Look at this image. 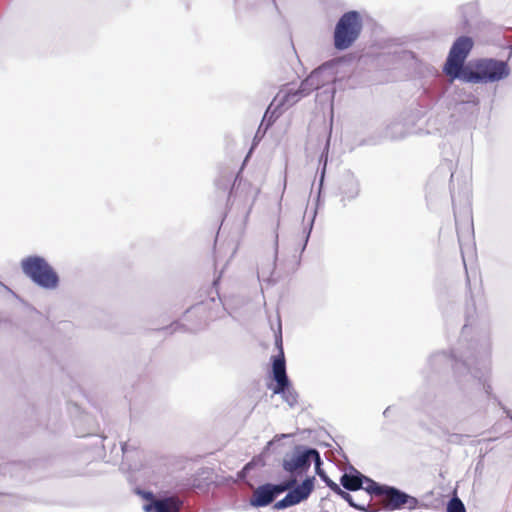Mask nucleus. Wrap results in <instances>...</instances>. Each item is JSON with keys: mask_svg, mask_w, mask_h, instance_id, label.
I'll list each match as a JSON object with an SVG mask.
<instances>
[{"mask_svg": "<svg viewBox=\"0 0 512 512\" xmlns=\"http://www.w3.org/2000/svg\"><path fill=\"white\" fill-rule=\"evenodd\" d=\"M479 348L465 372L462 383H459L460 392L448 396L443 401H435V394L428 387L420 388L414 395L417 409L426 414L431 422L444 434L458 429L471 411V395L475 391L484 390L488 397L496 403L500 400L492 394V387L486 382L489 372L491 343L488 332L478 336Z\"/></svg>", "mask_w": 512, "mask_h": 512, "instance_id": "obj_1", "label": "nucleus"}, {"mask_svg": "<svg viewBox=\"0 0 512 512\" xmlns=\"http://www.w3.org/2000/svg\"><path fill=\"white\" fill-rule=\"evenodd\" d=\"M467 300L465 310V324L461 330V337L458 347L450 354L445 351L435 352L428 359V366L432 372L440 373L449 367L452 368L457 384L462 383V378L479 348L478 337L468 340L470 327L476 315V305L471 292V285L468 273L466 272Z\"/></svg>", "mask_w": 512, "mask_h": 512, "instance_id": "obj_2", "label": "nucleus"}, {"mask_svg": "<svg viewBox=\"0 0 512 512\" xmlns=\"http://www.w3.org/2000/svg\"><path fill=\"white\" fill-rule=\"evenodd\" d=\"M511 73L508 61L484 57L466 63L463 71L456 75L458 80L471 84L496 83L506 79Z\"/></svg>", "mask_w": 512, "mask_h": 512, "instance_id": "obj_3", "label": "nucleus"}, {"mask_svg": "<svg viewBox=\"0 0 512 512\" xmlns=\"http://www.w3.org/2000/svg\"><path fill=\"white\" fill-rule=\"evenodd\" d=\"M453 162L445 161L437 167L435 172L431 175L428 185L432 186L437 184L438 180L442 178L443 182L446 179L449 181V191L453 207V214L455 225L458 227L461 222H471V208L469 201V189L466 184L459 188L458 192L455 191L453 183Z\"/></svg>", "mask_w": 512, "mask_h": 512, "instance_id": "obj_4", "label": "nucleus"}, {"mask_svg": "<svg viewBox=\"0 0 512 512\" xmlns=\"http://www.w3.org/2000/svg\"><path fill=\"white\" fill-rule=\"evenodd\" d=\"M22 273L36 286L44 290H54L60 284V277L45 257L32 254L20 261Z\"/></svg>", "mask_w": 512, "mask_h": 512, "instance_id": "obj_5", "label": "nucleus"}, {"mask_svg": "<svg viewBox=\"0 0 512 512\" xmlns=\"http://www.w3.org/2000/svg\"><path fill=\"white\" fill-rule=\"evenodd\" d=\"M336 64L326 62L314 69L300 84L297 93L300 97L308 96L315 90H322L326 100H333L336 88Z\"/></svg>", "mask_w": 512, "mask_h": 512, "instance_id": "obj_6", "label": "nucleus"}, {"mask_svg": "<svg viewBox=\"0 0 512 512\" xmlns=\"http://www.w3.org/2000/svg\"><path fill=\"white\" fill-rule=\"evenodd\" d=\"M363 30V18L359 11L344 12L337 20L333 30V45L338 51H344L354 45Z\"/></svg>", "mask_w": 512, "mask_h": 512, "instance_id": "obj_7", "label": "nucleus"}, {"mask_svg": "<svg viewBox=\"0 0 512 512\" xmlns=\"http://www.w3.org/2000/svg\"><path fill=\"white\" fill-rule=\"evenodd\" d=\"M319 451L311 446L296 444L291 453H286L282 459V469L289 476L302 477L306 475Z\"/></svg>", "mask_w": 512, "mask_h": 512, "instance_id": "obj_8", "label": "nucleus"}, {"mask_svg": "<svg viewBox=\"0 0 512 512\" xmlns=\"http://www.w3.org/2000/svg\"><path fill=\"white\" fill-rule=\"evenodd\" d=\"M473 46V39L467 35L459 36L453 42L443 65V72L451 80L458 79L456 75H459L466 67L464 62L472 51Z\"/></svg>", "mask_w": 512, "mask_h": 512, "instance_id": "obj_9", "label": "nucleus"}, {"mask_svg": "<svg viewBox=\"0 0 512 512\" xmlns=\"http://www.w3.org/2000/svg\"><path fill=\"white\" fill-rule=\"evenodd\" d=\"M374 496H383V509L385 511H396L403 508L414 510L419 505V500L407 492L388 484L377 482L373 491Z\"/></svg>", "mask_w": 512, "mask_h": 512, "instance_id": "obj_10", "label": "nucleus"}, {"mask_svg": "<svg viewBox=\"0 0 512 512\" xmlns=\"http://www.w3.org/2000/svg\"><path fill=\"white\" fill-rule=\"evenodd\" d=\"M415 120L412 115L402 113L388 123L383 131L377 136H371L364 141L368 145H377L384 140H401L413 133Z\"/></svg>", "mask_w": 512, "mask_h": 512, "instance_id": "obj_11", "label": "nucleus"}, {"mask_svg": "<svg viewBox=\"0 0 512 512\" xmlns=\"http://www.w3.org/2000/svg\"><path fill=\"white\" fill-rule=\"evenodd\" d=\"M315 476H305V478L291 488L286 495L276 501L273 508L276 510H285L289 507L298 505L306 501L315 489Z\"/></svg>", "mask_w": 512, "mask_h": 512, "instance_id": "obj_12", "label": "nucleus"}, {"mask_svg": "<svg viewBox=\"0 0 512 512\" xmlns=\"http://www.w3.org/2000/svg\"><path fill=\"white\" fill-rule=\"evenodd\" d=\"M339 482L342 489L351 492L364 490L371 497H373V491L377 484V481L364 475L350 463L347 471L341 475Z\"/></svg>", "mask_w": 512, "mask_h": 512, "instance_id": "obj_13", "label": "nucleus"}, {"mask_svg": "<svg viewBox=\"0 0 512 512\" xmlns=\"http://www.w3.org/2000/svg\"><path fill=\"white\" fill-rule=\"evenodd\" d=\"M337 195L343 207L348 202L355 200L360 194V183L351 171L347 170L341 174L338 180Z\"/></svg>", "mask_w": 512, "mask_h": 512, "instance_id": "obj_14", "label": "nucleus"}, {"mask_svg": "<svg viewBox=\"0 0 512 512\" xmlns=\"http://www.w3.org/2000/svg\"><path fill=\"white\" fill-rule=\"evenodd\" d=\"M272 482L260 484L249 499V505L254 508L267 507L278 498Z\"/></svg>", "mask_w": 512, "mask_h": 512, "instance_id": "obj_15", "label": "nucleus"}, {"mask_svg": "<svg viewBox=\"0 0 512 512\" xmlns=\"http://www.w3.org/2000/svg\"><path fill=\"white\" fill-rule=\"evenodd\" d=\"M271 373L275 384H269L268 389L272 390L273 394H285L286 390L293 387L292 382L287 375L286 364L278 361L276 365H271Z\"/></svg>", "mask_w": 512, "mask_h": 512, "instance_id": "obj_16", "label": "nucleus"}, {"mask_svg": "<svg viewBox=\"0 0 512 512\" xmlns=\"http://www.w3.org/2000/svg\"><path fill=\"white\" fill-rule=\"evenodd\" d=\"M460 16V29L462 31H468L471 24V20L477 16L478 4L476 2H469L459 6L457 10Z\"/></svg>", "mask_w": 512, "mask_h": 512, "instance_id": "obj_17", "label": "nucleus"}, {"mask_svg": "<svg viewBox=\"0 0 512 512\" xmlns=\"http://www.w3.org/2000/svg\"><path fill=\"white\" fill-rule=\"evenodd\" d=\"M290 437H292V434H290V433L275 435L272 440L267 442V444L263 448V451L261 452V454L259 456H256V457L252 458V460L250 462H253V467L255 468L256 466H260V467L265 466V461L263 460V457L266 454H268V452L270 451L271 447L275 443L279 442L281 439L290 438Z\"/></svg>", "mask_w": 512, "mask_h": 512, "instance_id": "obj_18", "label": "nucleus"}, {"mask_svg": "<svg viewBox=\"0 0 512 512\" xmlns=\"http://www.w3.org/2000/svg\"><path fill=\"white\" fill-rule=\"evenodd\" d=\"M290 437H292V434H290V433L275 435L272 440L267 442V444L263 448V451L261 452V454L259 456H256V457L252 458V460L250 462H253V467L255 468L256 466H260V467L265 466V461L263 460V457L266 454H268V452L270 451L271 447L275 443L279 442L281 439L290 438Z\"/></svg>", "mask_w": 512, "mask_h": 512, "instance_id": "obj_19", "label": "nucleus"}, {"mask_svg": "<svg viewBox=\"0 0 512 512\" xmlns=\"http://www.w3.org/2000/svg\"><path fill=\"white\" fill-rule=\"evenodd\" d=\"M331 491L343 499L350 507H353L358 511H367L366 504L355 502L352 495L349 493L350 491L342 489L339 484H336Z\"/></svg>", "mask_w": 512, "mask_h": 512, "instance_id": "obj_20", "label": "nucleus"}, {"mask_svg": "<svg viewBox=\"0 0 512 512\" xmlns=\"http://www.w3.org/2000/svg\"><path fill=\"white\" fill-rule=\"evenodd\" d=\"M314 469H315V474L321 479L322 482L325 483V485L331 490L337 483L335 481H333L329 476L328 474L326 473V471L323 469V460L321 458V455H320V452L318 453V455L316 456V458L314 459Z\"/></svg>", "mask_w": 512, "mask_h": 512, "instance_id": "obj_21", "label": "nucleus"}, {"mask_svg": "<svg viewBox=\"0 0 512 512\" xmlns=\"http://www.w3.org/2000/svg\"><path fill=\"white\" fill-rule=\"evenodd\" d=\"M270 107L271 106H269L264 113V116H263L260 126L258 128V132L262 128L264 129V132H266L280 116V112L277 111V108L274 109L273 111H270Z\"/></svg>", "mask_w": 512, "mask_h": 512, "instance_id": "obj_22", "label": "nucleus"}, {"mask_svg": "<svg viewBox=\"0 0 512 512\" xmlns=\"http://www.w3.org/2000/svg\"><path fill=\"white\" fill-rule=\"evenodd\" d=\"M275 347L277 348L278 353L271 357V365H276L278 361L286 364L281 329H279L278 333L275 334Z\"/></svg>", "mask_w": 512, "mask_h": 512, "instance_id": "obj_23", "label": "nucleus"}, {"mask_svg": "<svg viewBox=\"0 0 512 512\" xmlns=\"http://www.w3.org/2000/svg\"><path fill=\"white\" fill-rule=\"evenodd\" d=\"M145 512H176L170 509L167 502L162 500H154L144 504Z\"/></svg>", "mask_w": 512, "mask_h": 512, "instance_id": "obj_24", "label": "nucleus"}, {"mask_svg": "<svg viewBox=\"0 0 512 512\" xmlns=\"http://www.w3.org/2000/svg\"><path fill=\"white\" fill-rule=\"evenodd\" d=\"M328 151H329V141L326 143L324 150L322 151L319 157V167H320V175H319V187L321 188L324 183V178L326 174V167L328 163Z\"/></svg>", "mask_w": 512, "mask_h": 512, "instance_id": "obj_25", "label": "nucleus"}, {"mask_svg": "<svg viewBox=\"0 0 512 512\" xmlns=\"http://www.w3.org/2000/svg\"><path fill=\"white\" fill-rule=\"evenodd\" d=\"M297 477L290 476L288 478L283 479L282 481L278 483H273V486L278 494L280 496L284 492H287L291 490V488L296 484Z\"/></svg>", "mask_w": 512, "mask_h": 512, "instance_id": "obj_26", "label": "nucleus"}, {"mask_svg": "<svg viewBox=\"0 0 512 512\" xmlns=\"http://www.w3.org/2000/svg\"><path fill=\"white\" fill-rule=\"evenodd\" d=\"M213 483L212 480L208 478H198L194 477L189 480V484L194 488L198 489L201 492H206L209 489V486Z\"/></svg>", "mask_w": 512, "mask_h": 512, "instance_id": "obj_27", "label": "nucleus"}, {"mask_svg": "<svg viewBox=\"0 0 512 512\" xmlns=\"http://www.w3.org/2000/svg\"><path fill=\"white\" fill-rule=\"evenodd\" d=\"M447 512H466V508L462 500L458 496L449 499L446 507Z\"/></svg>", "mask_w": 512, "mask_h": 512, "instance_id": "obj_28", "label": "nucleus"}, {"mask_svg": "<svg viewBox=\"0 0 512 512\" xmlns=\"http://www.w3.org/2000/svg\"><path fill=\"white\" fill-rule=\"evenodd\" d=\"M282 400L286 402L291 408L295 407L298 403V393L294 389V387H291L290 389L285 391V394L280 395Z\"/></svg>", "mask_w": 512, "mask_h": 512, "instance_id": "obj_29", "label": "nucleus"}, {"mask_svg": "<svg viewBox=\"0 0 512 512\" xmlns=\"http://www.w3.org/2000/svg\"><path fill=\"white\" fill-rule=\"evenodd\" d=\"M315 217H316V211H314L313 217L310 220L308 227H305L304 230H303V239H302V245H301V249H300V254H302L305 251L306 247H307V244L309 242L310 235H311V232H312V229H313Z\"/></svg>", "mask_w": 512, "mask_h": 512, "instance_id": "obj_30", "label": "nucleus"}, {"mask_svg": "<svg viewBox=\"0 0 512 512\" xmlns=\"http://www.w3.org/2000/svg\"><path fill=\"white\" fill-rule=\"evenodd\" d=\"M135 493L137 495H139L141 498H143L144 500H147L148 502L155 500L154 499V493L152 491H150V490L136 488L135 489Z\"/></svg>", "mask_w": 512, "mask_h": 512, "instance_id": "obj_31", "label": "nucleus"}, {"mask_svg": "<svg viewBox=\"0 0 512 512\" xmlns=\"http://www.w3.org/2000/svg\"><path fill=\"white\" fill-rule=\"evenodd\" d=\"M280 226V218L278 217L277 223H276V229H275V241H274V249H275V255H274V262L277 260L278 257V245H279V235H278V228ZM275 269V263L273 264V270Z\"/></svg>", "mask_w": 512, "mask_h": 512, "instance_id": "obj_32", "label": "nucleus"}, {"mask_svg": "<svg viewBox=\"0 0 512 512\" xmlns=\"http://www.w3.org/2000/svg\"><path fill=\"white\" fill-rule=\"evenodd\" d=\"M136 448L132 445H130L129 443L127 442H122L121 443V452H122V457L123 458H126L128 459V455L129 453L133 450H135Z\"/></svg>", "mask_w": 512, "mask_h": 512, "instance_id": "obj_33", "label": "nucleus"}, {"mask_svg": "<svg viewBox=\"0 0 512 512\" xmlns=\"http://www.w3.org/2000/svg\"><path fill=\"white\" fill-rule=\"evenodd\" d=\"M497 405L503 410V412L506 414V416L512 422V413H511V411L500 400H497Z\"/></svg>", "mask_w": 512, "mask_h": 512, "instance_id": "obj_34", "label": "nucleus"}, {"mask_svg": "<svg viewBox=\"0 0 512 512\" xmlns=\"http://www.w3.org/2000/svg\"><path fill=\"white\" fill-rule=\"evenodd\" d=\"M173 329V332L175 331H178V330H181L182 328H184V326L178 322H174L171 327Z\"/></svg>", "mask_w": 512, "mask_h": 512, "instance_id": "obj_35", "label": "nucleus"}, {"mask_svg": "<svg viewBox=\"0 0 512 512\" xmlns=\"http://www.w3.org/2000/svg\"><path fill=\"white\" fill-rule=\"evenodd\" d=\"M337 446H338V453L344 458V460L346 462L349 463V459H348L347 455L345 454V452L343 451L342 447L339 444H337Z\"/></svg>", "mask_w": 512, "mask_h": 512, "instance_id": "obj_36", "label": "nucleus"}, {"mask_svg": "<svg viewBox=\"0 0 512 512\" xmlns=\"http://www.w3.org/2000/svg\"><path fill=\"white\" fill-rule=\"evenodd\" d=\"M253 468H254L253 467V462L249 461L248 463L245 464V466L243 467L242 471H249V470H251Z\"/></svg>", "mask_w": 512, "mask_h": 512, "instance_id": "obj_37", "label": "nucleus"}, {"mask_svg": "<svg viewBox=\"0 0 512 512\" xmlns=\"http://www.w3.org/2000/svg\"><path fill=\"white\" fill-rule=\"evenodd\" d=\"M391 410H392V406H388V407L383 411V416H384V417H389Z\"/></svg>", "mask_w": 512, "mask_h": 512, "instance_id": "obj_38", "label": "nucleus"}, {"mask_svg": "<svg viewBox=\"0 0 512 512\" xmlns=\"http://www.w3.org/2000/svg\"><path fill=\"white\" fill-rule=\"evenodd\" d=\"M281 197H283V195ZM281 201H282V198H280V201H279V204H278V212L279 213L281 211Z\"/></svg>", "mask_w": 512, "mask_h": 512, "instance_id": "obj_39", "label": "nucleus"}, {"mask_svg": "<svg viewBox=\"0 0 512 512\" xmlns=\"http://www.w3.org/2000/svg\"><path fill=\"white\" fill-rule=\"evenodd\" d=\"M268 283H274V280H272L271 276L267 278L266 280Z\"/></svg>", "mask_w": 512, "mask_h": 512, "instance_id": "obj_40", "label": "nucleus"}, {"mask_svg": "<svg viewBox=\"0 0 512 512\" xmlns=\"http://www.w3.org/2000/svg\"><path fill=\"white\" fill-rule=\"evenodd\" d=\"M293 96H298V98H296V101H299V98H301V97L299 96V94L297 93V91L295 92V94H293Z\"/></svg>", "mask_w": 512, "mask_h": 512, "instance_id": "obj_41", "label": "nucleus"}, {"mask_svg": "<svg viewBox=\"0 0 512 512\" xmlns=\"http://www.w3.org/2000/svg\"><path fill=\"white\" fill-rule=\"evenodd\" d=\"M263 273H264L263 271L258 273V278L259 279L261 278V275H263Z\"/></svg>", "mask_w": 512, "mask_h": 512, "instance_id": "obj_42", "label": "nucleus"}, {"mask_svg": "<svg viewBox=\"0 0 512 512\" xmlns=\"http://www.w3.org/2000/svg\"><path fill=\"white\" fill-rule=\"evenodd\" d=\"M480 466V463L476 464L475 470H478V467Z\"/></svg>", "mask_w": 512, "mask_h": 512, "instance_id": "obj_43", "label": "nucleus"}, {"mask_svg": "<svg viewBox=\"0 0 512 512\" xmlns=\"http://www.w3.org/2000/svg\"><path fill=\"white\" fill-rule=\"evenodd\" d=\"M480 466V463L476 464L475 470H478V467Z\"/></svg>", "mask_w": 512, "mask_h": 512, "instance_id": "obj_44", "label": "nucleus"}, {"mask_svg": "<svg viewBox=\"0 0 512 512\" xmlns=\"http://www.w3.org/2000/svg\"><path fill=\"white\" fill-rule=\"evenodd\" d=\"M480 466V463L476 464L475 470H478V467Z\"/></svg>", "mask_w": 512, "mask_h": 512, "instance_id": "obj_45", "label": "nucleus"}, {"mask_svg": "<svg viewBox=\"0 0 512 512\" xmlns=\"http://www.w3.org/2000/svg\"><path fill=\"white\" fill-rule=\"evenodd\" d=\"M233 1H234V3H236V2H237V0H233Z\"/></svg>", "mask_w": 512, "mask_h": 512, "instance_id": "obj_46", "label": "nucleus"}]
</instances>
